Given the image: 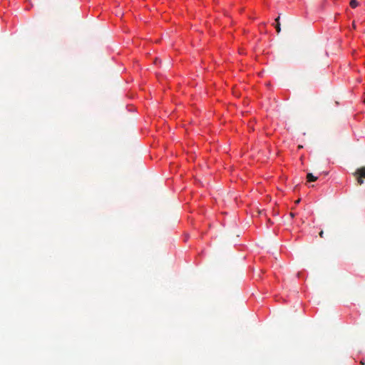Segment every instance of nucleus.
<instances>
[{"label":"nucleus","mask_w":365,"mask_h":365,"mask_svg":"<svg viewBox=\"0 0 365 365\" xmlns=\"http://www.w3.org/2000/svg\"><path fill=\"white\" fill-rule=\"evenodd\" d=\"M289 215H290V216H291L292 217H294V214L293 212H290V214H289Z\"/></svg>","instance_id":"6"},{"label":"nucleus","mask_w":365,"mask_h":365,"mask_svg":"<svg viewBox=\"0 0 365 365\" xmlns=\"http://www.w3.org/2000/svg\"><path fill=\"white\" fill-rule=\"evenodd\" d=\"M319 235L320 237H322V238L324 237V231L321 230Z\"/></svg>","instance_id":"5"},{"label":"nucleus","mask_w":365,"mask_h":365,"mask_svg":"<svg viewBox=\"0 0 365 365\" xmlns=\"http://www.w3.org/2000/svg\"><path fill=\"white\" fill-rule=\"evenodd\" d=\"M307 179L308 182H314L318 179V178L314 176L312 173H308L307 175Z\"/></svg>","instance_id":"3"},{"label":"nucleus","mask_w":365,"mask_h":365,"mask_svg":"<svg viewBox=\"0 0 365 365\" xmlns=\"http://www.w3.org/2000/svg\"><path fill=\"white\" fill-rule=\"evenodd\" d=\"M364 102H365V99H364Z\"/></svg>","instance_id":"9"},{"label":"nucleus","mask_w":365,"mask_h":365,"mask_svg":"<svg viewBox=\"0 0 365 365\" xmlns=\"http://www.w3.org/2000/svg\"><path fill=\"white\" fill-rule=\"evenodd\" d=\"M279 19H280V16L279 15V16L276 18V19H275V22H276L275 29H276V31H277V32L278 34L281 31V27H280Z\"/></svg>","instance_id":"2"},{"label":"nucleus","mask_w":365,"mask_h":365,"mask_svg":"<svg viewBox=\"0 0 365 365\" xmlns=\"http://www.w3.org/2000/svg\"><path fill=\"white\" fill-rule=\"evenodd\" d=\"M358 6V2L356 1V0H351L350 1V6L351 8H356V6Z\"/></svg>","instance_id":"4"},{"label":"nucleus","mask_w":365,"mask_h":365,"mask_svg":"<svg viewBox=\"0 0 365 365\" xmlns=\"http://www.w3.org/2000/svg\"><path fill=\"white\" fill-rule=\"evenodd\" d=\"M352 26H353L354 28H355V27H356V26H355V23H354V22H353V24H352Z\"/></svg>","instance_id":"7"},{"label":"nucleus","mask_w":365,"mask_h":365,"mask_svg":"<svg viewBox=\"0 0 365 365\" xmlns=\"http://www.w3.org/2000/svg\"><path fill=\"white\" fill-rule=\"evenodd\" d=\"M356 180L359 185H361L364 181L362 178H365V167H361L356 170L354 173Z\"/></svg>","instance_id":"1"},{"label":"nucleus","mask_w":365,"mask_h":365,"mask_svg":"<svg viewBox=\"0 0 365 365\" xmlns=\"http://www.w3.org/2000/svg\"><path fill=\"white\" fill-rule=\"evenodd\" d=\"M299 201H300V200H299H299H297L296 201V203H299Z\"/></svg>","instance_id":"8"}]
</instances>
